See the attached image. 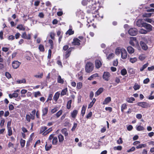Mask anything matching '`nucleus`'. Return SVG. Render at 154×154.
<instances>
[{
	"label": "nucleus",
	"mask_w": 154,
	"mask_h": 154,
	"mask_svg": "<svg viewBox=\"0 0 154 154\" xmlns=\"http://www.w3.org/2000/svg\"><path fill=\"white\" fill-rule=\"evenodd\" d=\"M94 4L93 5H91L90 8L87 10V12L89 13H91L93 17L97 19L98 20H100L103 18V15L100 16L98 14L97 10H95L96 8L94 6Z\"/></svg>",
	"instance_id": "f257e3e1"
},
{
	"label": "nucleus",
	"mask_w": 154,
	"mask_h": 154,
	"mask_svg": "<svg viewBox=\"0 0 154 154\" xmlns=\"http://www.w3.org/2000/svg\"><path fill=\"white\" fill-rule=\"evenodd\" d=\"M94 66L92 63L88 62L86 65L85 70L86 72L90 73L94 69Z\"/></svg>",
	"instance_id": "f03ea898"
},
{
	"label": "nucleus",
	"mask_w": 154,
	"mask_h": 154,
	"mask_svg": "<svg viewBox=\"0 0 154 154\" xmlns=\"http://www.w3.org/2000/svg\"><path fill=\"white\" fill-rule=\"evenodd\" d=\"M82 4L83 5H88V8H90L91 5H93L95 4V2L94 0H83L82 2Z\"/></svg>",
	"instance_id": "7ed1b4c3"
},
{
	"label": "nucleus",
	"mask_w": 154,
	"mask_h": 154,
	"mask_svg": "<svg viewBox=\"0 0 154 154\" xmlns=\"http://www.w3.org/2000/svg\"><path fill=\"white\" fill-rule=\"evenodd\" d=\"M137 30L135 28H131L128 31V33L131 35H135L137 34Z\"/></svg>",
	"instance_id": "20e7f679"
},
{
	"label": "nucleus",
	"mask_w": 154,
	"mask_h": 154,
	"mask_svg": "<svg viewBox=\"0 0 154 154\" xmlns=\"http://www.w3.org/2000/svg\"><path fill=\"white\" fill-rule=\"evenodd\" d=\"M145 23L144 19H140L136 22V24L138 26L142 27H143Z\"/></svg>",
	"instance_id": "39448f33"
},
{
	"label": "nucleus",
	"mask_w": 154,
	"mask_h": 154,
	"mask_svg": "<svg viewBox=\"0 0 154 154\" xmlns=\"http://www.w3.org/2000/svg\"><path fill=\"white\" fill-rule=\"evenodd\" d=\"M130 40L129 41L130 44L133 46H134L135 44H137L138 42L135 37H130Z\"/></svg>",
	"instance_id": "423d86ee"
},
{
	"label": "nucleus",
	"mask_w": 154,
	"mask_h": 154,
	"mask_svg": "<svg viewBox=\"0 0 154 154\" xmlns=\"http://www.w3.org/2000/svg\"><path fill=\"white\" fill-rule=\"evenodd\" d=\"M103 52L105 53L106 56H107V58L109 60H111L115 56V54L113 53H110L109 54L108 56H107V55L108 54V53L107 52V49L103 51Z\"/></svg>",
	"instance_id": "0eeeda50"
},
{
	"label": "nucleus",
	"mask_w": 154,
	"mask_h": 154,
	"mask_svg": "<svg viewBox=\"0 0 154 154\" xmlns=\"http://www.w3.org/2000/svg\"><path fill=\"white\" fill-rule=\"evenodd\" d=\"M137 104L138 106L144 108L149 106V103L146 102H138Z\"/></svg>",
	"instance_id": "6e6552de"
},
{
	"label": "nucleus",
	"mask_w": 154,
	"mask_h": 154,
	"mask_svg": "<svg viewBox=\"0 0 154 154\" xmlns=\"http://www.w3.org/2000/svg\"><path fill=\"white\" fill-rule=\"evenodd\" d=\"M20 64L18 61H14L12 63V66L14 69H16L19 67Z\"/></svg>",
	"instance_id": "1a4fd4ad"
},
{
	"label": "nucleus",
	"mask_w": 154,
	"mask_h": 154,
	"mask_svg": "<svg viewBox=\"0 0 154 154\" xmlns=\"http://www.w3.org/2000/svg\"><path fill=\"white\" fill-rule=\"evenodd\" d=\"M121 57L123 59H125L127 57V53L126 50L124 48L122 49V51L121 53Z\"/></svg>",
	"instance_id": "9d476101"
},
{
	"label": "nucleus",
	"mask_w": 154,
	"mask_h": 154,
	"mask_svg": "<svg viewBox=\"0 0 154 154\" xmlns=\"http://www.w3.org/2000/svg\"><path fill=\"white\" fill-rule=\"evenodd\" d=\"M110 76V73L108 72H105L103 76V79L106 81L109 80V78Z\"/></svg>",
	"instance_id": "9b49d317"
},
{
	"label": "nucleus",
	"mask_w": 154,
	"mask_h": 154,
	"mask_svg": "<svg viewBox=\"0 0 154 154\" xmlns=\"http://www.w3.org/2000/svg\"><path fill=\"white\" fill-rule=\"evenodd\" d=\"M143 27H144L147 30V32L150 31L152 30V26L151 25L146 23H145Z\"/></svg>",
	"instance_id": "f8f14e48"
},
{
	"label": "nucleus",
	"mask_w": 154,
	"mask_h": 154,
	"mask_svg": "<svg viewBox=\"0 0 154 154\" xmlns=\"http://www.w3.org/2000/svg\"><path fill=\"white\" fill-rule=\"evenodd\" d=\"M123 48H121L120 47L117 48L115 50V54L118 56H119L122 51V49Z\"/></svg>",
	"instance_id": "ddd939ff"
},
{
	"label": "nucleus",
	"mask_w": 154,
	"mask_h": 154,
	"mask_svg": "<svg viewBox=\"0 0 154 154\" xmlns=\"http://www.w3.org/2000/svg\"><path fill=\"white\" fill-rule=\"evenodd\" d=\"M73 49V48L70 47L67 50L65 54V57L66 58H67L69 57L70 54V52Z\"/></svg>",
	"instance_id": "4468645a"
},
{
	"label": "nucleus",
	"mask_w": 154,
	"mask_h": 154,
	"mask_svg": "<svg viewBox=\"0 0 154 154\" xmlns=\"http://www.w3.org/2000/svg\"><path fill=\"white\" fill-rule=\"evenodd\" d=\"M80 40L78 38H74L72 44L74 45H80Z\"/></svg>",
	"instance_id": "2eb2a0df"
},
{
	"label": "nucleus",
	"mask_w": 154,
	"mask_h": 154,
	"mask_svg": "<svg viewBox=\"0 0 154 154\" xmlns=\"http://www.w3.org/2000/svg\"><path fill=\"white\" fill-rule=\"evenodd\" d=\"M140 45L142 48L145 50H146L148 49V47L146 44L143 41H141L140 42Z\"/></svg>",
	"instance_id": "dca6fc26"
},
{
	"label": "nucleus",
	"mask_w": 154,
	"mask_h": 154,
	"mask_svg": "<svg viewBox=\"0 0 154 154\" xmlns=\"http://www.w3.org/2000/svg\"><path fill=\"white\" fill-rule=\"evenodd\" d=\"M42 116H45L48 113V108L47 107L43 108L42 109Z\"/></svg>",
	"instance_id": "f3484780"
},
{
	"label": "nucleus",
	"mask_w": 154,
	"mask_h": 154,
	"mask_svg": "<svg viewBox=\"0 0 154 154\" xmlns=\"http://www.w3.org/2000/svg\"><path fill=\"white\" fill-rule=\"evenodd\" d=\"M141 124V123H140L139 125H137L136 126V129L137 131H143L144 129V128L143 126H141L140 125Z\"/></svg>",
	"instance_id": "a211bd4d"
},
{
	"label": "nucleus",
	"mask_w": 154,
	"mask_h": 154,
	"mask_svg": "<svg viewBox=\"0 0 154 154\" xmlns=\"http://www.w3.org/2000/svg\"><path fill=\"white\" fill-rule=\"evenodd\" d=\"M96 67L97 68H100L102 65V63L101 61L99 60H96L95 62Z\"/></svg>",
	"instance_id": "6ab92c4d"
},
{
	"label": "nucleus",
	"mask_w": 154,
	"mask_h": 154,
	"mask_svg": "<svg viewBox=\"0 0 154 154\" xmlns=\"http://www.w3.org/2000/svg\"><path fill=\"white\" fill-rule=\"evenodd\" d=\"M69 28V29L66 32V34L69 35H73L74 33V31L72 30V26L70 25Z\"/></svg>",
	"instance_id": "aec40b11"
},
{
	"label": "nucleus",
	"mask_w": 154,
	"mask_h": 154,
	"mask_svg": "<svg viewBox=\"0 0 154 154\" xmlns=\"http://www.w3.org/2000/svg\"><path fill=\"white\" fill-rule=\"evenodd\" d=\"M43 76V72H38L37 74L34 75V76L37 79H42Z\"/></svg>",
	"instance_id": "412c9836"
},
{
	"label": "nucleus",
	"mask_w": 154,
	"mask_h": 154,
	"mask_svg": "<svg viewBox=\"0 0 154 154\" xmlns=\"http://www.w3.org/2000/svg\"><path fill=\"white\" fill-rule=\"evenodd\" d=\"M61 132L64 135L65 137H67L68 135V131L66 128H64L62 129Z\"/></svg>",
	"instance_id": "4be33fe9"
},
{
	"label": "nucleus",
	"mask_w": 154,
	"mask_h": 154,
	"mask_svg": "<svg viewBox=\"0 0 154 154\" xmlns=\"http://www.w3.org/2000/svg\"><path fill=\"white\" fill-rule=\"evenodd\" d=\"M127 50L130 54L133 53L134 51V49L131 46H129L127 48Z\"/></svg>",
	"instance_id": "5701e85b"
},
{
	"label": "nucleus",
	"mask_w": 154,
	"mask_h": 154,
	"mask_svg": "<svg viewBox=\"0 0 154 154\" xmlns=\"http://www.w3.org/2000/svg\"><path fill=\"white\" fill-rule=\"evenodd\" d=\"M103 91V88H100L96 91L95 94V96L97 97Z\"/></svg>",
	"instance_id": "b1692460"
},
{
	"label": "nucleus",
	"mask_w": 154,
	"mask_h": 154,
	"mask_svg": "<svg viewBox=\"0 0 154 154\" xmlns=\"http://www.w3.org/2000/svg\"><path fill=\"white\" fill-rule=\"evenodd\" d=\"M60 93L58 92H57L54 94L53 97L54 100L56 102L57 101L59 98Z\"/></svg>",
	"instance_id": "393cba45"
},
{
	"label": "nucleus",
	"mask_w": 154,
	"mask_h": 154,
	"mask_svg": "<svg viewBox=\"0 0 154 154\" xmlns=\"http://www.w3.org/2000/svg\"><path fill=\"white\" fill-rule=\"evenodd\" d=\"M78 111L76 110H74L71 113V116L72 117L75 119L77 116L78 113Z\"/></svg>",
	"instance_id": "a878e982"
},
{
	"label": "nucleus",
	"mask_w": 154,
	"mask_h": 154,
	"mask_svg": "<svg viewBox=\"0 0 154 154\" xmlns=\"http://www.w3.org/2000/svg\"><path fill=\"white\" fill-rule=\"evenodd\" d=\"M58 137L59 142L62 143L64 140L63 136L61 134H59L58 135Z\"/></svg>",
	"instance_id": "bb28decb"
},
{
	"label": "nucleus",
	"mask_w": 154,
	"mask_h": 154,
	"mask_svg": "<svg viewBox=\"0 0 154 154\" xmlns=\"http://www.w3.org/2000/svg\"><path fill=\"white\" fill-rule=\"evenodd\" d=\"M111 100V98L110 97H108L106 98L103 102V104H106L109 103Z\"/></svg>",
	"instance_id": "cd10ccee"
},
{
	"label": "nucleus",
	"mask_w": 154,
	"mask_h": 154,
	"mask_svg": "<svg viewBox=\"0 0 154 154\" xmlns=\"http://www.w3.org/2000/svg\"><path fill=\"white\" fill-rule=\"evenodd\" d=\"M16 82L18 84L25 83H26V80L25 79H18L17 80Z\"/></svg>",
	"instance_id": "c85d7f7f"
},
{
	"label": "nucleus",
	"mask_w": 154,
	"mask_h": 154,
	"mask_svg": "<svg viewBox=\"0 0 154 154\" xmlns=\"http://www.w3.org/2000/svg\"><path fill=\"white\" fill-rule=\"evenodd\" d=\"M146 146V145L145 144H140L136 146V148L137 149H141L145 148Z\"/></svg>",
	"instance_id": "c756f323"
},
{
	"label": "nucleus",
	"mask_w": 154,
	"mask_h": 154,
	"mask_svg": "<svg viewBox=\"0 0 154 154\" xmlns=\"http://www.w3.org/2000/svg\"><path fill=\"white\" fill-rule=\"evenodd\" d=\"M18 96V94L15 92L13 93V94H9V96L10 98H12L13 97H17Z\"/></svg>",
	"instance_id": "7c9ffc66"
},
{
	"label": "nucleus",
	"mask_w": 154,
	"mask_h": 154,
	"mask_svg": "<svg viewBox=\"0 0 154 154\" xmlns=\"http://www.w3.org/2000/svg\"><path fill=\"white\" fill-rule=\"evenodd\" d=\"M17 28L19 30L24 31L25 30V28L22 24H20L17 26Z\"/></svg>",
	"instance_id": "2f4dec72"
},
{
	"label": "nucleus",
	"mask_w": 154,
	"mask_h": 154,
	"mask_svg": "<svg viewBox=\"0 0 154 154\" xmlns=\"http://www.w3.org/2000/svg\"><path fill=\"white\" fill-rule=\"evenodd\" d=\"M58 142V139L57 137H54L52 141V144L54 145H56Z\"/></svg>",
	"instance_id": "473e14b6"
},
{
	"label": "nucleus",
	"mask_w": 154,
	"mask_h": 154,
	"mask_svg": "<svg viewBox=\"0 0 154 154\" xmlns=\"http://www.w3.org/2000/svg\"><path fill=\"white\" fill-rule=\"evenodd\" d=\"M45 147V150L46 151H48L50 150V149L51 148L52 145L51 144L48 145V144H47V143L46 142Z\"/></svg>",
	"instance_id": "72a5a7b5"
},
{
	"label": "nucleus",
	"mask_w": 154,
	"mask_h": 154,
	"mask_svg": "<svg viewBox=\"0 0 154 154\" xmlns=\"http://www.w3.org/2000/svg\"><path fill=\"white\" fill-rule=\"evenodd\" d=\"M135 100L134 98L133 97L128 98L126 99V101L129 103H132L133 101Z\"/></svg>",
	"instance_id": "f704fd0d"
},
{
	"label": "nucleus",
	"mask_w": 154,
	"mask_h": 154,
	"mask_svg": "<svg viewBox=\"0 0 154 154\" xmlns=\"http://www.w3.org/2000/svg\"><path fill=\"white\" fill-rule=\"evenodd\" d=\"M57 81L58 82L61 84H63L64 82L63 79H61V76L60 75L58 76Z\"/></svg>",
	"instance_id": "c9c22d12"
},
{
	"label": "nucleus",
	"mask_w": 154,
	"mask_h": 154,
	"mask_svg": "<svg viewBox=\"0 0 154 154\" xmlns=\"http://www.w3.org/2000/svg\"><path fill=\"white\" fill-rule=\"evenodd\" d=\"M98 75L97 73L93 74L89 77L88 78V79L90 80H92L93 79V78L98 77Z\"/></svg>",
	"instance_id": "e433bc0d"
},
{
	"label": "nucleus",
	"mask_w": 154,
	"mask_h": 154,
	"mask_svg": "<svg viewBox=\"0 0 154 154\" xmlns=\"http://www.w3.org/2000/svg\"><path fill=\"white\" fill-rule=\"evenodd\" d=\"M139 32L141 34H146L147 33V31L143 29H141L139 30Z\"/></svg>",
	"instance_id": "4c0bfd02"
},
{
	"label": "nucleus",
	"mask_w": 154,
	"mask_h": 154,
	"mask_svg": "<svg viewBox=\"0 0 154 154\" xmlns=\"http://www.w3.org/2000/svg\"><path fill=\"white\" fill-rule=\"evenodd\" d=\"M67 89L65 88L61 92L60 95L61 96H63L66 94V92L67 91Z\"/></svg>",
	"instance_id": "58836bf2"
},
{
	"label": "nucleus",
	"mask_w": 154,
	"mask_h": 154,
	"mask_svg": "<svg viewBox=\"0 0 154 154\" xmlns=\"http://www.w3.org/2000/svg\"><path fill=\"white\" fill-rule=\"evenodd\" d=\"M140 88V86L137 83H135L133 87L135 91L139 89Z\"/></svg>",
	"instance_id": "ea45409f"
},
{
	"label": "nucleus",
	"mask_w": 154,
	"mask_h": 154,
	"mask_svg": "<svg viewBox=\"0 0 154 154\" xmlns=\"http://www.w3.org/2000/svg\"><path fill=\"white\" fill-rule=\"evenodd\" d=\"M146 56L143 54H141L139 56V59L140 60H143L146 58Z\"/></svg>",
	"instance_id": "a19ab883"
},
{
	"label": "nucleus",
	"mask_w": 154,
	"mask_h": 154,
	"mask_svg": "<svg viewBox=\"0 0 154 154\" xmlns=\"http://www.w3.org/2000/svg\"><path fill=\"white\" fill-rule=\"evenodd\" d=\"M128 72L129 73L131 74H134L135 73V70L132 68H129Z\"/></svg>",
	"instance_id": "79ce46f5"
},
{
	"label": "nucleus",
	"mask_w": 154,
	"mask_h": 154,
	"mask_svg": "<svg viewBox=\"0 0 154 154\" xmlns=\"http://www.w3.org/2000/svg\"><path fill=\"white\" fill-rule=\"evenodd\" d=\"M47 129V127L46 126H44L40 128V133H42L45 131Z\"/></svg>",
	"instance_id": "37998d69"
},
{
	"label": "nucleus",
	"mask_w": 154,
	"mask_h": 154,
	"mask_svg": "<svg viewBox=\"0 0 154 154\" xmlns=\"http://www.w3.org/2000/svg\"><path fill=\"white\" fill-rule=\"evenodd\" d=\"M72 103V100H70L68 101L66 105V107L67 109H69L70 108L71 106V103Z\"/></svg>",
	"instance_id": "c03bdc74"
},
{
	"label": "nucleus",
	"mask_w": 154,
	"mask_h": 154,
	"mask_svg": "<svg viewBox=\"0 0 154 154\" xmlns=\"http://www.w3.org/2000/svg\"><path fill=\"white\" fill-rule=\"evenodd\" d=\"M41 96V94L40 91H38L34 92V97H38L40 96Z\"/></svg>",
	"instance_id": "a18cd8bd"
},
{
	"label": "nucleus",
	"mask_w": 154,
	"mask_h": 154,
	"mask_svg": "<svg viewBox=\"0 0 154 154\" xmlns=\"http://www.w3.org/2000/svg\"><path fill=\"white\" fill-rule=\"evenodd\" d=\"M86 108V106H83L82 107L81 110V114H82L83 116L85 114Z\"/></svg>",
	"instance_id": "49530a36"
},
{
	"label": "nucleus",
	"mask_w": 154,
	"mask_h": 154,
	"mask_svg": "<svg viewBox=\"0 0 154 154\" xmlns=\"http://www.w3.org/2000/svg\"><path fill=\"white\" fill-rule=\"evenodd\" d=\"M7 128L8 130V135L9 136H10L12 134L11 128V127H9Z\"/></svg>",
	"instance_id": "de8ad7c7"
},
{
	"label": "nucleus",
	"mask_w": 154,
	"mask_h": 154,
	"mask_svg": "<svg viewBox=\"0 0 154 154\" xmlns=\"http://www.w3.org/2000/svg\"><path fill=\"white\" fill-rule=\"evenodd\" d=\"M152 13H146L143 15V17H150L151 16Z\"/></svg>",
	"instance_id": "09e8293b"
},
{
	"label": "nucleus",
	"mask_w": 154,
	"mask_h": 154,
	"mask_svg": "<svg viewBox=\"0 0 154 154\" xmlns=\"http://www.w3.org/2000/svg\"><path fill=\"white\" fill-rule=\"evenodd\" d=\"M25 143V141L24 140L21 139L20 140V145L22 147L24 146Z\"/></svg>",
	"instance_id": "8fccbe9b"
},
{
	"label": "nucleus",
	"mask_w": 154,
	"mask_h": 154,
	"mask_svg": "<svg viewBox=\"0 0 154 154\" xmlns=\"http://www.w3.org/2000/svg\"><path fill=\"white\" fill-rule=\"evenodd\" d=\"M82 86V83L79 82L77 83L76 88L78 89H81Z\"/></svg>",
	"instance_id": "3c124183"
},
{
	"label": "nucleus",
	"mask_w": 154,
	"mask_h": 154,
	"mask_svg": "<svg viewBox=\"0 0 154 154\" xmlns=\"http://www.w3.org/2000/svg\"><path fill=\"white\" fill-rule=\"evenodd\" d=\"M137 60V58L136 57L131 58H130V61L132 63H134Z\"/></svg>",
	"instance_id": "603ef678"
},
{
	"label": "nucleus",
	"mask_w": 154,
	"mask_h": 154,
	"mask_svg": "<svg viewBox=\"0 0 154 154\" xmlns=\"http://www.w3.org/2000/svg\"><path fill=\"white\" fill-rule=\"evenodd\" d=\"M127 73L126 70L125 69H123L121 71V74L123 75H125Z\"/></svg>",
	"instance_id": "864d4df0"
},
{
	"label": "nucleus",
	"mask_w": 154,
	"mask_h": 154,
	"mask_svg": "<svg viewBox=\"0 0 154 154\" xmlns=\"http://www.w3.org/2000/svg\"><path fill=\"white\" fill-rule=\"evenodd\" d=\"M148 63H146V64H144L143 66L140 68V71H142L145 68H146L148 66Z\"/></svg>",
	"instance_id": "5fc2aeb1"
},
{
	"label": "nucleus",
	"mask_w": 154,
	"mask_h": 154,
	"mask_svg": "<svg viewBox=\"0 0 154 154\" xmlns=\"http://www.w3.org/2000/svg\"><path fill=\"white\" fill-rule=\"evenodd\" d=\"M62 112V110H60L55 115L57 118L59 117L61 115Z\"/></svg>",
	"instance_id": "6e6d98bb"
},
{
	"label": "nucleus",
	"mask_w": 154,
	"mask_h": 154,
	"mask_svg": "<svg viewBox=\"0 0 154 154\" xmlns=\"http://www.w3.org/2000/svg\"><path fill=\"white\" fill-rule=\"evenodd\" d=\"M39 49L41 51H44V48L43 45H40L39 46Z\"/></svg>",
	"instance_id": "4d7b16f0"
},
{
	"label": "nucleus",
	"mask_w": 154,
	"mask_h": 154,
	"mask_svg": "<svg viewBox=\"0 0 154 154\" xmlns=\"http://www.w3.org/2000/svg\"><path fill=\"white\" fill-rule=\"evenodd\" d=\"M52 131V128H49L43 134L44 135H46L48 134L49 132Z\"/></svg>",
	"instance_id": "13d9d810"
},
{
	"label": "nucleus",
	"mask_w": 154,
	"mask_h": 154,
	"mask_svg": "<svg viewBox=\"0 0 154 154\" xmlns=\"http://www.w3.org/2000/svg\"><path fill=\"white\" fill-rule=\"evenodd\" d=\"M122 147L121 146H118L116 147L115 146L114 147V150H121L122 149Z\"/></svg>",
	"instance_id": "bf43d9fd"
},
{
	"label": "nucleus",
	"mask_w": 154,
	"mask_h": 154,
	"mask_svg": "<svg viewBox=\"0 0 154 154\" xmlns=\"http://www.w3.org/2000/svg\"><path fill=\"white\" fill-rule=\"evenodd\" d=\"M144 21L150 23H151L152 22H153L151 19L148 18H146L144 19Z\"/></svg>",
	"instance_id": "052dcab7"
},
{
	"label": "nucleus",
	"mask_w": 154,
	"mask_h": 154,
	"mask_svg": "<svg viewBox=\"0 0 154 154\" xmlns=\"http://www.w3.org/2000/svg\"><path fill=\"white\" fill-rule=\"evenodd\" d=\"M50 36L51 38L52 39L54 38L55 34L53 32H51L50 34Z\"/></svg>",
	"instance_id": "680f3d73"
},
{
	"label": "nucleus",
	"mask_w": 154,
	"mask_h": 154,
	"mask_svg": "<svg viewBox=\"0 0 154 154\" xmlns=\"http://www.w3.org/2000/svg\"><path fill=\"white\" fill-rule=\"evenodd\" d=\"M26 119L28 122H30L31 119L30 116L29 115H27L26 116Z\"/></svg>",
	"instance_id": "e2e57ef3"
},
{
	"label": "nucleus",
	"mask_w": 154,
	"mask_h": 154,
	"mask_svg": "<svg viewBox=\"0 0 154 154\" xmlns=\"http://www.w3.org/2000/svg\"><path fill=\"white\" fill-rule=\"evenodd\" d=\"M14 39V36L13 35H11L8 37V39L9 40H13Z\"/></svg>",
	"instance_id": "0e129e2a"
},
{
	"label": "nucleus",
	"mask_w": 154,
	"mask_h": 154,
	"mask_svg": "<svg viewBox=\"0 0 154 154\" xmlns=\"http://www.w3.org/2000/svg\"><path fill=\"white\" fill-rule=\"evenodd\" d=\"M117 142L118 144H119L122 143H123V141L122 140V138L120 137L119 139L117 140Z\"/></svg>",
	"instance_id": "69168bd1"
},
{
	"label": "nucleus",
	"mask_w": 154,
	"mask_h": 154,
	"mask_svg": "<svg viewBox=\"0 0 154 154\" xmlns=\"http://www.w3.org/2000/svg\"><path fill=\"white\" fill-rule=\"evenodd\" d=\"M51 49H49L48 51V59L51 58Z\"/></svg>",
	"instance_id": "338daca9"
},
{
	"label": "nucleus",
	"mask_w": 154,
	"mask_h": 154,
	"mask_svg": "<svg viewBox=\"0 0 154 154\" xmlns=\"http://www.w3.org/2000/svg\"><path fill=\"white\" fill-rule=\"evenodd\" d=\"M135 147H134L133 146V147H132L130 149L128 150L127 151V152H133L135 150Z\"/></svg>",
	"instance_id": "774afa93"
}]
</instances>
